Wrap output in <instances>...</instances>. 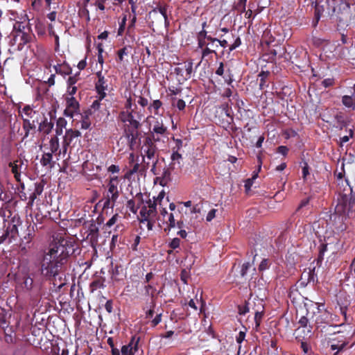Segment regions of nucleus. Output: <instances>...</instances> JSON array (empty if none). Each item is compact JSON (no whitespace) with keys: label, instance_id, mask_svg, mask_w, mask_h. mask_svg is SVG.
I'll use <instances>...</instances> for the list:
<instances>
[{"label":"nucleus","instance_id":"ea45409f","mask_svg":"<svg viewBox=\"0 0 355 355\" xmlns=\"http://www.w3.org/2000/svg\"><path fill=\"white\" fill-rule=\"evenodd\" d=\"M182 159V155L178 153V151L173 150V153L171 155V159L173 162V164H175V162L180 164V160Z\"/></svg>","mask_w":355,"mask_h":355},{"label":"nucleus","instance_id":"864d4df0","mask_svg":"<svg viewBox=\"0 0 355 355\" xmlns=\"http://www.w3.org/2000/svg\"><path fill=\"white\" fill-rule=\"evenodd\" d=\"M175 142V146L173 148V150L179 151L180 148L182 147V141L179 139H173Z\"/></svg>","mask_w":355,"mask_h":355},{"label":"nucleus","instance_id":"bb28decb","mask_svg":"<svg viewBox=\"0 0 355 355\" xmlns=\"http://www.w3.org/2000/svg\"><path fill=\"white\" fill-rule=\"evenodd\" d=\"M59 139L56 136L52 137L49 141V149L51 153H55L59 148Z\"/></svg>","mask_w":355,"mask_h":355},{"label":"nucleus","instance_id":"8fccbe9b","mask_svg":"<svg viewBox=\"0 0 355 355\" xmlns=\"http://www.w3.org/2000/svg\"><path fill=\"white\" fill-rule=\"evenodd\" d=\"M126 24V16H124L120 23V26L118 30V35H121L123 34Z\"/></svg>","mask_w":355,"mask_h":355},{"label":"nucleus","instance_id":"774afa93","mask_svg":"<svg viewBox=\"0 0 355 355\" xmlns=\"http://www.w3.org/2000/svg\"><path fill=\"white\" fill-rule=\"evenodd\" d=\"M43 191V187L40 184H36L35 189L33 193H35L37 196H40Z\"/></svg>","mask_w":355,"mask_h":355},{"label":"nucleus","instance_id":"de8ad7c7","mask_svg":"<svg viewBox=\"0 0 355 355\" xmlns=\"http://www.w3.org/2000/svg\"><path fill=\"white\" fill-rule=\"evenodd\" d=\"M252 266L250 263H243L241 269V275L242 277H245L247 274L248 270Z\"/></svg>","mask_w":355,"mask_h":355},{"label":"nucleus","instance_id":"338daca9","mask_svg":"<svg viewBox=\"0 0 355 355\" xmlns=\"http://www.w3.org/2000/svg\"><path fill=\"white\" fill-rule=\"evenodd\" d=\"M175 105L180 110H182L185 107V102L182 99H178Z\"/></svg>","mask_w":355,"mask_h":355},{"label":"nucleus","instance_id":"680f3d73","mask_svg":"<svg viewBox=\"0 0 355 355\" xmlns=\"http://www.w3.org/2000/svg\"><path fill=\"white\" fill-rule=\"evenodd\" d=\"M76 91L77 87L75 85H68L67 92L71 96H73V95L76 94Z\"/></svg>","mask_w":355,"mask_h":355},{"label":"nucleus","instance_id":"7ed1b4c3","mask_svg":"<svg viewBox=\"0 0 355 355\" xmlns=\"http://www.w3.org/2000/svg\"><path fill=\"white\" fill-rule=\"evenodd\" d=\"M328 9H331L340 21L349 23L351 21L352 12L348 0H326Z\"/></svg>","mask_w":355,"mask_h":355},{"label":"nucleus","instance_id":"39448f33","mask_svg":"<svg viewBox=\"0 0 355 355\" xmlns=\"http://www.w3.org/2000/svg\"><path fill=\"white\" fill-rule=\"evenodd\" d=\"M80 132L72 129L67 130L65 132L62 142L63 152L65 153L69 146L74 147L80 143Z\"/></svg>","mask_w":355,"mask_h":355},{"label":"nucleus","instance_id":"b1692460","mask_svg":"<svg viewBox=\"0 0 355 355\" xmlns=\"http://www.w3.org/2000/svg\"><path fill=\"white\" fill-rule=\"evenodd\" d=\"M21 114L23 121H24L25 119H29L30 120L34 119L35 115L37 114V113L28 105L25 106L22 109Z\"/></svg>","mask_w":355,"mask_h":355},{"label":"nucleus","instance_id":"423d86ee","mask_svg":"<svg viewBox=\"0 0 355 355\" xmlns=\"http://www.w3.org/2000/svg\"><path fill=\"white\" fill-rule=\"evenodd\" d=\"M147 206H143L140 210L139 214L141 222L144 223V220H156L157 219V202L149 200L147 202Z\"/></svg>","mask_w":355,"mask_h":355},{"label":"nucleus","instance_id":"f704fd0d","mask_svg":"<svg viewBox=\"0 0 355 355\" xmlns=\"http://www.w3.org/2000/svg\"><path fill=\"white\" fill-rule=\"evenodd\" d=\"M103 99L100 98V96H98V99L94 101V102L92 103L89 112H92L98 110L101 107V101Z\"/></svg>","mask_w":355,"mask_h":355},{"label":"nucleus","instance_id":"0e129e2a","mask_svg":"<svg viewBox=\"0 0 355 355\" xmlns=\"http://www.w3.org/2000/svg\"><path fill=\"white\" fill-rule=\"evenodd\" d=\"M245 337V333L244 331H240L239 333L238 336H236V341L239 343H241V342H243L244 340Z\"/></svg>","mask_w":355,"mask_h":355},{"label":"nucleus","instance_id":"a19ab883","mask_svg":"<svg viewBox=\"0 0 355 355\" xmlns=\"http://www.w3.org/2000/svg\"><path fill=\"white\" fill-rule=\"evenodd\" d=\"M139 170V164L138 162L131 164V168L128 172L127 175H132V174L138 172Z\"/></svg>","mask_w":355,"mask_h":355},{"label":"nucleus","instance_id":"f03ea898","mask_svg":"<svg viewBox=\"0 0 355 355\" xmlns=\"http://www.w3.org/2000/svg\"><path fill=\"white\" fill-rule=\"evenodd\" d=\"M345 193L340 194L338 199V203L335 207V214L334 220L336 225V228L339 231H343L346 229L343 223L347 217H349L352 214L353 208L355 204V199L352 196V192L345 191Z\"/></svg>","mask_w":355,"mask_h":355},{"label":"nucleus","instance_id":"473e14b6","mask_svg":"<svg viewBox=\"0 0 355 355\" xmlns=\"http://www.w3.org/2000/svg\"><path fill=\"white\" fill-rule=\"evenodd\" d=\"M157 10H158L159 12V13L164 17L165 24L166 25H168L169 21H168V17H167L166 8V7L159 6V8L155 9L154 12H157Z\"/></svg>","mask_w":355,"mask_h":355},{"label":"nucleus","instance_id":"2eb2a0df","mask_svg":"<svg viewBox=\"0 0 355 355\" xmlns=\"http://www.w3.org/2000/svg\"><path fill=\"white\" fill-rule=\"evenodd\" d=\"M175 71L178 74L182 73L181 75L183 76L185 79H189L191 77L193 73V62L191 61L185 62L181 67L176 68Z\"/></svg>","mask_w":355,"mask_h":355},{"label":"nucleus","instance_id":"5fc2aeb1","mask_svg":"<svg viewBox=\"0 0 355 355\" xmlns=\"http://www.w3.org/2000/svg\"><path fill=\"white\" fill-rule=\"evenodd\" d=\"M202 209V204L198 203L193 206L192 209H191V213H193V214L200 213Z\"/></svg>","mask_w":355,"mask_h":355},{"label":"nucleus","instance_id":"c756f323","mask_svg":"<svg viewBox=\"0 0 355 355\" xmlns=\"http://www.w3.org/2000/svg\"><path fill=\"white\" fill-rule=\"evenodd\" d=\"M53 128V124L48 122L47 120L43 121L40 124L39 129L40 131L44 132L45 134H49Z\"/></svg>","mask_w":355,"mask_h":355},{"label":"nucleus","instance_id":"49530a36","mask_svg":"<svg viewBox=\"0 0 355 355\" xmlns=\"http://www.w3.org/2000/svg\"><path fill=\"white\" fill-rule=\"evenodd\" d=\"M208 37H205L203 38H198V46L204 49L205 47H207V44L209 43V40H207Z\"/></svg>","mask_w":355,"mask_h":355},{"label":"nucleus","instance_id":"aec40b11","mask_svg":"<svg viewBox=\"0 0 355 355\" xmlns=\"http://www.w3.org/2000/svg\"><path fill=\"white\" fill-rule=\"evenodd\" d=\"M98 80L96 84V88L98 92V96H100V98L103 99L106 96L105 90L106 89V86H105V80L104 76L101 75V73L99 72L97 73Z\"/></svg>","mask_w":355,"mask_h":355},{"label":"nucleus","instance_id":"c9c22d12","mask_svg":"<svg viewBox=\"0 0 355 355\" xmlns=\"http://www.w3.org/2000/svg\"><path fill=\"white\" fill-rule=\"evenodd\" d=\"M257 173H255L252 176V178H249L245 180L244 187H245L246 192H248L250 190L251 187L252 186V184H253V181L254 179L257 178Z\"/></svg>","mask_w":355,"mask_h":355},{"label":"nucleus","instance_id":"f257e3e1","mask_svg":"<svg viewBox=\"0 0 355 355\" xmlns=\"http://www.w3.org/2000/svg\"><path fill=\"white\" fill-rule=\"evenodd\" d=\"M64 250V246L61 244L55 243L50 246L41 262V270L44 276L55 277L59 274L66 258Z\"/></svg>","mask_w":355,"mask_h":355},{"label":"nucleus","instance_id":"f3484780","mask_svg":"<svg viewBox=\"0 0 355 355\" xmlns=\"http://www.w3.org/2000/svg\"><path fill=\"white\" fill-rule=\"evenodd\" d=\"M207 40H209V42L207 44V47H205L202 52V58L207 56L210 53H216V50L218 47L217 39L212 38L211 37L209 36Z\"/></svg>","mask_w":355,"mask_h":355},{"label":"nucleus","instance_id":"a18cd8bd","mask_svg":"<svg viewBox=\"0 0 355 355\" xmlns=\"http://www.w3.org/2000/svg\"><path fill=\"white\" fill-rule=\"evenodd\" d=\"M127 208L131 211L132 213H136L137 211V207L135 206V201L132 200H130L127 202Z\"/></svg>","mask_w":355,"mask_h":355},{"label":"nucleus","instance_id":"9b49d317","mask_svg":"<svg viewBox=\"0 0 355 355\" xmlns=\"http://www.w3.org/2000/svg\"><path fill=\"white\" fill-rule=\"evenodd\" d=\"M119 180L117 177L112 178L108 183L107 201L108 202H115L119 197L118 191Z\"/></svg>","mask_w":355,"mask_h":355},{"label":"nucleus","instance_id":"72a5a7b5","mask_svg":"<svg viewBox=\"0 0 355 355\" xmlns=\"http://www.w3.org/2000/svg\"><path fill=\"white\" fill-rule=\"evenodd\" d=\"M251 306H252V302H251V300H248V302L246 303L245 306L241 307V306H239V312L241 315H244L246 313L249 312L250 310L251 309Z\"/></svg>","mask_w":355,"mask_h":355},{"label":"nucleus","instance_id":"69168bd1","mask_svg":"<svg viewBox=\"0 0 355 355\" xmlns=\"http://www.w3.org/2000/svg\"><path fill=\"white\" fill-rule=\"evenodd\" d=\"M352 136V130H350L349 135L348 136L346 135V136H343L340 138V141L341 144L347 142L349 141V137Z\"/></svg>","mask_w":355,"mask_h":355},{"label":"nucleus","instance_id":"e433bc0d","mask_svg":"<svg viewBox=\"0 0 355 355\" xmlns=\"http://www.w3.org/2000/svg\"><path fill=\"white\" fill-rule=\"evenodd\" d=\"M164 222L167 223L168 227H174L175 226V221L173 214H169Z\"/></svg>","mask_w":355,"mask_h":355},{"label":"nucleus","instance_id":"0eeeda50","mask_svg":"<svg viewBox=\"0 0 355 355\" xmlns=\"http://www.w3.org/2000/svg\"><path fill=\"white\" fill-rule=\"evenodd\" d=\"M139 338L132 337L128 344L121 347V353L118 349L113 348V355H135L139 349Z\"/></svg>","mask_w":355,"mask_h":355},{"label":"nucleus","instance_id":"c03bdc74","mask_svg":"<svg viewBox=\"0 0 355 355\" xmlns=\"http://www.w3.org/2000/svg\"><path fill=\"white\" fill-rule=\"evenodd\" d=\"M270 263L268 259H264L261 261L259 266V271H263L269 268Z\"/></svg>","mask_w":355,"mask_h":355},{"label":"nucleus","instance_id":"13d9d810","mask_svg":"<svg viewBox=\"0 0 355 355\" xmlns=\"http://www.w3.org/2000/svg\"><path fill=\"white\" fill-rule=\"evenodd\" d=\"M118 214L114 215L106 223L107 227H111L114 225L117 220Z\"/></svg>","mask_w":355,"mask_h":355},{"label":"nucleus","instance_id":"603ef678","mask_svg":"<svg viewBox=\"0 0 355 355\" xmlns=\"http://www.w3.org/2000/svg\"><path fill=\"white\" fill-rule=\"evenodd\" d=\"M216 211H217V209H211L207 215V217H206L207 221L210 222L211 220H212L216 216Z\"/></svg>","mask_w":355,"mask_h":355},{"label":"nucleus","instance_id":"f8f14e48","mask_svg":"<svg viewBox=\"0 0 355 355\" xmlns=\"http://www.w3.org/2000/svg\"><path fill=\"white\" fill-rule=\"evenodd\" d=\"M79 112V103L73 96L67 98L66 108L64 110V115L69 117H73L76 114Z\"/></svg>","mask_w":355,"mask_h":355},{"label":"nucleus","instance_id":"09e8293b","mask_svg":"<svg viewBox=\"0 0 355 355\" xmlns=\"http://www.w3.org/2000/svg\"><path fill=\"white\" fill-rule=\"evenodd\" d=\"M247 0H239L236 5V8L241 12L245 11V4H246Z\"/></svg>","mask_w":355,"mask_h":355},{"label":"nucleus","instance_id":"3c124183","mask_svg":"<svg viewBox=\"0 0 355 355\" xmlns=\"http://www.w3.org/2000/svg\"><path fill=\"white\" fill-rule=\"evenodd\" d=\"M180 240L178 238L173 239L169 243V247L172 249H176L180 246Z\"/></svg>","mask_w":355,"mask_h":355},{"label":"nucleus","instance_id":"4be33fe9","mask_svg":"<svg viewBox=\"0 0 355 355\" xmlns=\"http://www.w3.org/2000/svg\"><path fill=\"white\" fill-rule=\"evenodd\" d=\"M258 308H253V311H254V320L256 322L257 327L259 325L261 319L262 318L263 312V304L262 300H257Z\"/></svg>","mask_w":355,"mask_h":355},{"label":"nucleus","instance_id":"a878e982","mask_svg":"<svg viewBox=\"0 0 355 355\" xmlns=\"http://www.w3.org/2000/svg\"><path fill=\"white\" fill-rule=\"evenodd\" d=\"M166 131V127H165L163 124L162 121H155V124L153 127V132L157 133L159 135H163Z\"/></svg>","mask_w":355,"mask_h":355},{"label":"nucleus","instance_id":"2f4dec72","mask_svg":"<svg viewBox=\"0 0 355 355\" xmlns=\"http://www.w3.org/2000/svg\"><path fill=\"white\" fill-rule=\"evenodd\" d=\"M67 125V121L64 118H59L57 120V129L56 132L58 135H60L62 132V128H64Z\"/></svg>","mask_w":355,"mask_h":355},{"label":"nucleus","instance_id":"79ce46f5","mask_svg":"<svg viewBox=\"0 0 355 355\" xmlns=\"http://www.w3.org/2000/svg\"><path fill=\"white\" fill-rule=\"evenodd\" d=\"M24 288L26 289V290H31L33 288V280L32 278H30V277H26L25 278L24 281Z\"/></svg>","mask_w":355,"mask_h":355},{"label":"nucleus","instance_id":"37998d69","mask_svg":"<svg viewBox=\"0 0 355 355\" xmlns=\"http://www.w3.org/2000/svg\"><path fill=\"white\" fill-rule=\"evenodd\" d=\"M83 119L81 121V128L83 129H88L91 125V123L87 117V115H86L85 117L82 116Z\"/></svg>","mask_w":355,"mask_h":355},{"label":"nucleus","instance_id":"c85d7f7f","mask_svg":"<svg viewBox=\"0 0 355 355\" xmlns=\"http://www.w3.org/2000/svg\"><path fill=\"white\" fill-rule=\"evenodd\" d=\"M340 313L343 315L344 320L345 322H349L352 318H351V311L348 309L347 306H340Z\"/></svg>","mask_w":355,"mask_h":355},{"label":"nucleus","instance_id":"bf43d9fd","mask_svg":"<svg viewBox=\"0 0 355 355\" xmlns=\"http://www.w3.org/2000/svg\"><path fill=\"white\" fill-rule=\"evenodd\" d=\"M277 151L280 154H282V155L285 156V155H287V153L288 152V148L286 146H281L278 147Z\"/></svg>","mask_w":355,"mask_h":355},{"label":"nucleus","instance_id":"1a4fd4ad","mask_svg":"<svg viewBox=\"0 0 355 355\" xmlns=\"http://www.w3.org/2000/svg\"><path fill=\"white\" fill-rule=\"evenodd\" d=\"M300 327L297 329V338L304 339L311 337L312 334V327L309 325V319L306 316H302L298 322Z\"/></svg>","mask_w":355,"mask_h":355},{"label":"nucleus","instance_id":"393cba45","mask_svg":"<svg viewBox=\"0 0 355 355\" xmlns=\"http://www.w3.org/2000/svg\"><path fill=\"white\" fill-rule=\"evenodd\" d=\"M336 177H337V180H338V185H342L343 187H344L343 188V191H350V192H352V189L351 188V187L349 185V183H348V180L346 179L345 180H343V173H338V174H336Z\"/></svg>","mask_w":355,"mask_h":355},{"label":"nucleus","instance_id":"4468645a","mask_svg":"<svg viewBox=\"0 0 355 355\" xmlns=\"http://www.w3.org/2000/svg\"><path fill=\"white\" fill-rule=\"evenodd\" d=\"M330 313L325 311L321 310L319 306L317 307V311L314 312L312 316L313 322L316 325L322 324L323 323H327L329 322Z\"/></svg>","mask_w":355,"mask_h":355},{"label":"nucleus","instance_id":"a211bd4d","mask_svg":"<svg viewBox=\"0 0 355 355\" xmlns=\"http://www.w3.org/2000/svg\"><path fill=\"white\" fill-rule=\"evenodd\" d=\"M130 46H124L116 53V62L120 67H123L128 62L127 58L130 53Z\"/></svg>","mask_w":355,"mask_h":355},{"label":"nucleus","instance_id":"cd10ccee","mask_svg":"<svg viewBox=\"0 0 355 355\" xmlns=\"http://www.w3.org/2000/svg\"><path fill=\"white\" fill-rule=\"evenodd\" d=\"M53 153H44L41 159V164L44 166H50L51 167L52 160H53Z\"/></svg>","mask_w":355,"mask_h":355},{"label":"nucleus","instance_id":"dca6fc26","mask_svg":"<svg viewBox=\"0 0 355 355\" xmlns=\"http://www.w3.org/2000/svg\"><path fill=\"white\" fill-rule=\"evenodd\" d=\"M172 166L164 169L162 176L157 177L155 182L159 183L161 186L164 187L171 180Z\"/></svg>","mask_w":355,"mask_h":355},{"label":"nucleus","instance_id":"6ab92c4d","mask_svg":"<svg viewBox=\"0 0 355 355\" xmlns=\"http://www.w3.org/2000/svg\"><path fill=\"white\" fill-rule=\"evenodd\" d=\"M9 166L11 168L12 173L14 174L15 179L20 181V175L24 168L23 161L17 159L12 162H10Z\"/></svg>","mask_w":355,"mask_h":355},{"label":"nucleus","instance_id":"5701e85b","mask_svg":"<svg viewBox=\"0 0 355 355\" xmlns=\"http://www.w3.org/2000/svg\"><path fill=\"white\" fill-rule=\"evenodd\" d=\"M23 123V128L25 131L24 138L28 137L29 132L31 130L36 128V123L34 119L31 121L29 119H25Z\"/></svg>","mask_w":355,"mask_h":355},{"label":"nucleus","instance_id":"052dcab7","mask_svg":"<svg viewBox=\"0 0 355 355\" xmlns=\"http://www.w3.org/2000/svg\"><path fill=\"white\" fill-rule=\"evenodd\" d=\"M333 84H334V79H332V78H327V79H324V80H322V85L325 87L331 86Z\"/></svg>","mask_w":355,"mask_h":355},{"label":"nucleus","instance_id":"7c9ffc66","mask_svg":"<svg viewBox=\"0 0 355 355\" xmlns=\"http://www.w3.org/2000/svg\"><path fill=\"white\" fill-rule=\"evenodd\" d=\"M332 49L336 50L335 47L334 46H327L323 49V54L322 56L324 58H335L336 54L334 53V51Z\"/></svg>","mask_w":355,"mask_h":355},{"label":"nucleus","instance_id":"6e6d98bb","mask_svg":"<svg viewBox=\"0 0 355 355\" xmlns=\"http://www.w3.org/2000/svg\"><path fill=\"white\" fill-rule=\"evenodd\" d=\"M162 320V313H159L157 314V315L155 317L153 320L151 321V325L153 327L157 326Z\"/></svg>","mask_w":355,"mask_h":355},{"label":"nucleus","instance_id":"ddd939ff","mask_svg":"<svg viewBox=\"0 0 355 355\" xmlns=\"http://www.w3.org/2000/svg\"><path fill=\"white\" fill-rule=\"evenodd\" d=\"M119 119L123 122L130 125L134 130H137L139 126V121L134 119L130 111H123L119 114Z\"/></svg>","mask_w":355,"mask_h":355},{"label":"nucleus","instance_id":"20e7f679","mask_svg":"<svg viewBox=\"0 0 355 355\" xmlns=\"http://www.w3.org/2000/svg\"><path fill=\"white\" fill-rule=\"evenodd\" d=\"M155 141H159V138H155L154 137L153 138L150 137L145 138L141 147V155L144 157H146L148 159L155 158L157 150Z\"/></svg>","mask_w":355,"mask_h":355},{"label":"nucleus","instance_id":"6e6552de","mask_svg":"<svg viewBox=\"0 0 355 355\" xmlns=\"http://www.w3.org/2000/svg\"><path fill=\"white\" fill-rule=\"evenodd\" d=\"M324 241L325 243L322 245L320 250L319 259L321 260L324 259L325 253L336 254L339 247L338 240L337 238H333L329 242L325 239Z\"/></svg>","mask_w":355,"mask_h":355},{"label":"nucleus","instance_id":"4d7b16f0","mask_svg":"<svg viewBox=\"0 0 355 355\" xmlns=\"http://www.w3.org/2000/svg\"><path fill=\"white\" fill-rule=\"evenodd\" d=\"M162 106V102L159 100L154 101L150 105V108L154 109L155 112Z\"/></svg>","mask_w":355,"mask_h":355},{"label":"nucleus","instance_id":"412c9836","mask_svg":"<svg viewBox=\"0 0 355 355\" xmlns=\"http://www.w3.org/2000/svg\"><path fill=\"white\" fill-rule=\"evenodd\" d=\"M343 104L352 110L355 108V85L353 87V93L350 95H345L342 98Z\"/></svg>","mask_w":355,"mask_h":355},{"label":"nucleus","instance_id":"e2e57ef3","mask_svg":"<svg viewBox=\"0 0 355 355\" xmlns=\"http://www.w3.org/2000/svg\"><path fill=\"white\" fill-rule=\"evenodd\" d=\"M137 103L144 107L148 105V100L142 96H139Z\"/></svg>","mask_w":355,"mask_h":355},{"label":"nucleus","instance_id":"58836bf2","mask_svg":"<svg viewBox=\"0 0 355 355\" xmlns=\"http://www.w3.org/2000/svg\"><path fill=\"white\" fill-rule=\"evenodd\" d=\"M323 11H324V9H323L322 6H320L319 5L315 6V18L316 19V23H318V21H319Z\"/></svg>","mask_w":355,"mask_h":355},{"label":"nucleus","instance_id":"9d476101","mask_svg":"<svg viewBox=\"0 0 355 355\" xmlns=\"http://www.w3.org/2000/svg\"><path fill=\"white\" fill-rule=\"evenodd\" d=\"M349 330L347 333L346 335L339 336L338 338H335L334 340H337V343H333L331 345V349L332 350H338V352L343 350L345 347L349 343V340L350 338L353 335V329L352 327H348Z\"/></svg>","mask_w":355,"mask_h":355},{"label":"nucleus","instance_id":"4c0bfd02","mask_svg":"<svg viewBox=\"0 0 355 355\" xmlns=\"http://www.w3.org/2000/svg\"><path fill=\"white\" fill-rule=\"evenodd\" d=\"M17 37H20V40L22 41V44H25L29 42L31 37L25 33L20 32L17 35L16 39H17Z\"/></svg>","mask_w":355,"mask_h":355}]
</instances>
